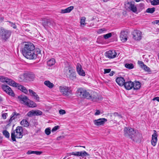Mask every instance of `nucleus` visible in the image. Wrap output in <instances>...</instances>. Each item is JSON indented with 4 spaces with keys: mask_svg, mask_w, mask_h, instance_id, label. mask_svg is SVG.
Here are the masks:
<instances>
[{
    "mask_svg": "<svg viewBox=\"0 0 159 159\" xmlns=\"http://www.w3.org/2000/svg\"><path fill=\"white\" fill-rule=\"evenodd\" d=\"M96 112H95L94 115L96 116L100 114V112L99 110H96Z\"/></svg>",
    "mask_w": 159,
    "mask_h": 159,
    "instance_id": "obj_54",
    "label": "nucleus"
},
{
    "mask_svg": "<svg viewBox=\"0 0 159 159\" xmlns=\"http://www.w3.org/2000/svg\"><path fill=\"white\" fill-rule=\"evenodd\" d=\"M18 98L21 103L26 106L27 104H28V102L29 99L26 96L20 95L19 96Z\"/></svg>",
    "mask_w": 159,
    "mask_h": 159,
    "instance_id": "obj_15",
    "label": "nucleus"
},
{
    "mask_svg": "<svg viewBox=\"0 0 159 159\" xmlns=\"http://www.w3.org/2000/svg\"><path fill=\"white\" fill-rule=\"evenodd\" d=\"M20 116L21 115L20 114L17 113L16 111H14L11 115L10 119L8 120H7L6 121L8 123L7 126H10L13 120L17 118H19Z\"/></svg>",
    "mask_w": 159,
    "mask_h": 159,
    "instance_id": "obj_5",
    "label": "nucleus"
},
{
    "mask_svg": "<svg viewBox=\"0 0 159 159\" xmlns=\"http://www.w3.org/2000/svg\"><path fill=\"white\" fill-rule=\"evenodd\" d=\"M85 90V89L81 88H79L76 91V93L77 95L80 96L81 98H82L83 96H84V94Z\"/></svg>",
    "mask_w": 159,
    "mask_h": 159,
    "instance_id": "obj_25",
    "label": "nucleus"
},
{
    "mask_svg": "<svg viewBox=\"0 0 159 159\" xmlns=\"http://www.w3.org/2000/svg\"><path fill=\"white\" fill-rule=\"evenodd\" d=\"M91 99L92 101L94 102H98L102 99L101 96L98 95V93L94 91L92 92L91 93Z\"/></svg>",
    "mask_w": 159,
    "mask_h": 159,
    "instance_id": "obj_9",
    "label": "nucleus"
},
{
    "mask_svg": "<svg viewBox=\"0 0 159 159\" xmlns=\"http://www.w3.org/2000/svg\"><path fill=\"white\" fill-rule=\"evenodd\" d=\"M11 34L9 30H0V37L4 40L8 39Z\"/></svg>",
    "mask_w": 159,
    "mask_h": 159,
    "instance_id": "obj_8",
    "label": "nucleus"
},
{
    "mask_svg": "<svg viewBox=\"0 0 159 159\" xmlns=\"http://www.w3.org/2000/svg\"><path fill=\"white\" fill-rule=\"evenodd\" d=\"M67 77L69 78L70 80H75L76 79V75L75 71L72 73L71 74L67 76Z\"/></svg>",
    "mask_w": 159,
    "mask_h": 159,
    "instance_id": "obj_31",
    "label": "nucleus"
},
{
    "mask_svg": "<svg viewBox=\"0 0 159 159\" xmlns=\"http://www.w3.org/2000/svg\"><path fill=\"white\" fill-rule=\"evenodd\" d=\"M76 70L78 73L80 75L85 76V72L82 69V66L80 63H77L76 66Z\"/></svg>",
    "mask_w": 159,
    "mask_h": 159,
    "instance_id": "obj_17",
    "label": "nucleus"
},
{
    "mask_svg": "<svg viewBox=\"0 0 159 159\" xmlns=\"http://www.w3.org/2000/svg\"><path fill=\"white\" fill-rule=\"evenodd\" d=\"M29 91L31 96L34 97V99L37 101H39V98L35 92L30 89L29 90Z\"/></svg>",
    "mask_w": 159,
    "mask_h": 159,
    "instance_id": "obj_24",
    "label": "nucleus"
},
{
    "mask_svg": "<svg viewBox=\"0 0 159 159\" xmlns=\"http://www.w3.org/2000/svg\"><path fill=\"white\" fill-rule=\"evenodd\" d=\"M127 32L123 30L121 31L120 34V38L121 41L122 42H125L127 40Z\"/></svg>",
    "mask_w": 159,
    "mask_h": 159,
    "instance_id": "obj_18",
    "label": "nucleus"
},
{
    "mask_svg": "<svg viewBox=\"0 0 159 159\" xmlns=\"http://www.w3.org/2000/svg\"><path fill=\"white\" fill-rule=\"evenodd\" d=\"M79 156L85 157L89 156V154L85 151L79 152Z\"/></svg>",
    "mask_w": 159,
    "mask_h": 159,
    "instance_id": "obj_34",
    "label": "nucleus"
},
{
    "mask_svg": "<svg viewBox=\"0 0 159 159\" xmlns=\"http://www.w3.org/2000/svg\"><path fill=\"white\" fill-rule=\"evenodd\" d=\"M2 101V98L0 96V102Z\"/></svg>",
    "mask_w": 159,
    "mask_h": 159,
    "instance_id": "obj_62",
    "label": "nucleus"
},
{
    "mask_svg": "<svg viewBox=\"0 0 159 159\" xmlns=\"http://www.w3.org/2000/svg\"><path fill=\"white\" fill-rule=\"evenodd\" d=\"M44 84L50 89L52 88L54 85L52 83H51L48 80H46L44 82Z\"/></svg>",
    "mask_w": 159,
    "mask_h": 159,
    "instance_id": "obj_30",
    "label": "nucleus"
},
{
    "mask_svg": "<svg viewBox=\"0 0 159 159\" xmlns=\"http://www.w3.org/2000/svg\"><path fill=\"white\" fill-rule=\"evenodd\" d=\"M124 86L126 89L130 90L132 89L133 87V82L131 81L125 82Z\"/></svg>",
    "mask_w": 159,
    "mask_h": 159,
    "instance_id": "obj_23",
    "label": "nucleus"
},
{
    "mask_svg": "<svg viewBox=\"0 0 159 159\" xmlns=\"http://www.w3.org/2000/svg\"><path fill=\"white\" fill-rule=\"evenodd\" d=\"M50 25V23L49 22H47V26H49Z\"/></svg>",
    "mask_w": 159,
    "mask_h": 159,
    "instance_id": "obj_59",
    "label": "nucleus"
},
{
    "mask_svg": "<svg viewBox=\"0 0 159 159\" xmlns=\"http://www.w3.org/2000/svg\"><path fill=\"white\" fill-rule=\"evenodd\" d=\"M86 19V18L84 16L82 17L81 18L80 23L81 27H84L86 24V23H85Z\"/></svg>",
    "mask_w": 159,
    "mask_h": 159,
    "instance_id": "obj_35",
    "label": "nucleus"
},
{
    "mask_svg": "<svg viewBox=\"0 0 159 159\" xmlns=\"http://www.w3.org/2000/svg\"><path fill=\"white\" fill-rule=\"evenodd\" d=\"M115 73V72H114V71H112L110 73L109 75L110 76H112L114 75Z\"/></svg>",
    "mask_w": 159,
    "mask_h": 159,
    "instance_id": "obj_57",
    "label": "nucleus"
},
{
    "mask_svg": "<svg viewBox=\"0 0 159 159\" xmlns=\"http://www.w3.org/2000/svg\"><path fill=\"white\" fill-rule=\"evenodd\" d=\"M154 23L159 25V20H156L154 21Z\"/></svg>",
    "mask_w": 159,
    "mask_h": 159,
    "instance_id": "obj_58",
    "label": "nucleus"
},
{
    "mask_svg": "<svg viewBox=\"0 0 159 159\" xmlns=\"http://www.w3.org/2000/svg\"><path fill=\"white\" fill-rule=\"evenodd\" d=\"M42 152H43L41 151H34V154L36 155H40L42 153Z\"/></svg>",
    "mask_w": 159,
    "mask_h": 159,
    "instance_id": "obj_53",
    "label": "nucleus"
},
{
    "mask_svg": "<svg viewBox=\"0 0 159 159\" xmlns=\"http://www.w3.org/2000/svg\"><path fill=\"white\" fill-rule=\"evenodd\" d=\"M23 76L25 79L30 81H33L35 78L34 75L32 73H25Z\"/></svg>",
    "mask_w": 159,
    "mask_h": 159,
    "instance_id": "obj_19",
    "label": "nucleus"
},
{
    "mask_svg": "<svg viewBox=\"0 0 159 159\" xmlns=\"http://www.w3.org/2000/svg\"><path fill=\"white\" fill-rule=\"evenodd\" d=\"M135 134L133 136V138L131 139L133 141L137 142L141 139L142 138V135L138 132H136Z\"/></svg>",
    "mask_w": 159,
    "mask_h": 159,
    "instance_id": "obj_20",
    "label": "nucleus"
},
{
    "mask_svg": "<svg viewBox=\"0 0 159 159\" xmlns=\"http://www.w3.org/2000/svg\"><path fill=\"white\" fill-rule=\"evenodd\" d=\"M82 98H86L88 99H91V93H90L88 92L85 89L84 92V95L83 96Z\"/></svg>",
    "mask_w": 159,
    "mask_h": 159,
    "instance_id": "obj_28",
    "label": "nucleus"
},
{
    "mask_svg": "<svg viewBox=\"0 0 159 159\" xmlns=\"http://www.w3.org/2000/svg\"><path fill=\"white\" fill-rule=\"evenodd\" d=\"M154 133L152 135V139L151 141V144L153 146H156L157 141V134L155 130H154Z\"/></svg>",
    "mask_w": 159,
    "mask_h": 159,
    "instance_id": "obj_14",
    "label": "nucleus"
},
{
    "mask_svg": "<svg viewBox=\"0 0 159 159\" xmlns=\"http://www.w3.org/2000/svg\"><path fill=\"white\" fill-rule=\"evenodd\" d=\"M55 63V60L53 58H52L47 62V65L49 66L53 65Z\"/></svg>",
    "mask_w": 159,
    "mask_h": 159,
    "instance_id": "obj_33",
    "label": "nucleus"
},
{
    "mask_svg": "<svg viewBox=\"0 0 159 159\" xmlns=\"http://www.w3.org/2000/svg\"><path fill=\"white\" fill-rule=\"evenodd\" d=\"M23 129L21 126H17L14 131L11 133V138L13 141H16V138H21L23 136Z\"/></svg>",
    "mask_w": 159,
    "mask_h": 159,
    "instance_id": "obj_2",
    "label": "nucleus"
},
{
    "mask_svg": "<svg viewBox=\"0 0 159 159\" xmlns=\"http://www.w3.org/2000/svg\"><path fill=\"white\" fill-rule=\"evenodd\" d=\"M116 83L120 86H122L124 85L125 83L124 79L122 77H119L116 79Z\"/></svg>",
    "mask_w": 159,
    "mask_h": 159,
    "instance_id": "obj_22",
    "label": "nucleus"
},
{
    "mask_svg": "<svg viewBox=\"0 0 159 159\" xmlns=\"http://www.w3.org/2000/svg\"><path fill=\"white\" fill-rule=\"evenodd\" d=\"M2 87L3 90L8 95L12 97L14 96L15 94L14 92L11 88L9 86L5 84H2Z\"/></svg>",
    "mask_w": 159,
    "mask_h": 159,
    "instance_id": "obj_7",
    "label": "nucleus"
},
{
    "mask_svg": "<svg viewBox=\"0 0 159 159\" xmlns=\"http://www.w3.org/2000/svg\"><path fill=\"white\" fill-rule=\"evenodd\" d=\"M138 63L141 67H142L144 65L143 62L141 61H138Z\"/></svg>",
    "mask_w": 159,
    "mask_h": 159,
    "instance_id": "obj_52",
    "label": "nucleus"
},
{
    "mask_svg": "<svg viewBox=\"0 0 159 159\" xmlns=\"http://www.w3.org/2000/svg\"><path fill=\"white\" fill-rule=\"evenodd\" d=\"M12 86L17 87L18 89L21 91L25 94H27L28 93V90L25 87L19 84L16 83L15 81L13 84Z\"/></svg>",
    "mask_w": 159,
    "mask_h": 159,
    "instance_id": "obj_13",
    "label": "nucleus"
},
{
    "mask_svg": "<svg viewBox=\"0 0 159 159\" xmlns=\"http://www.w3.org/2000/svg\"><path fill=\"white\" fill-rule=\"evenodd\" d=\"M3 135L7 138H8L10 137V134L9 132L6 130L3 131L2 132Z\"/></svg>",
    "mask_w": 159,
    "mask_h": 159,
    "instance_id": "obj_39",
    "label": "nucleus"
},
{
    "mask_svg": "<svg viewBox=\"0 0 159 159\" xmlns=\"http://www.w3.org/2000/svg\"><path fill=\"white\" fill-rule=\"evenodd\" d=\"M65 70V73L67 76L75 71V70L70 66L66 67Z\"/></svg>",
    "mask_w": 159,
    "mask_h": 159,
    "instance_id": "obj_21",
    "label": "nucleus"
},
{
    "mask_svg": "<svg viewBox=\"0 0 159 159\" xmlns=\"http://www.w3.org/2000/svg\"><path fill=\"white\" fill-rule=\"evenodd\" d=\"M26 106L30 107H37V105L34 102L29 99L28 102V104Z\"/></svg>",
    "mask_w": 159,
    "mask_h": 159,
    "instance_id": "obj_29",
    "label": "nucleus"
},
{
    "mask_svg": "<svg viewBox=\"0 0 159 159\" xmlns=\"http://www.w3.org/2000/svg\"><path fill=\"white\" fill-rule=\"evenodd\" d=\"M112 36L111 33H109L103 35V37L105 39H107L111 37Z\"/></svg>",
    "mask_w": 159,
    "mask_h": 159,
    "instance_id": "obj_41",
    "label": "nucleus"
},
{
    "mask_svg": "<svg viewBox=\"0 0 159 159\" xmlns=\"http://www.w3.org/2000/svg\"><path fill=\"white\" fill-rule=\"evenodd\" d=\"M113 115L115 117L117 116L119 118H122V116L119 114L117 112H115L113 113Z\"/></svg>",
    "mask_w": 159,
    "mask_h": 159,
    "instance_id": "obj_45",
    "label": "nucleus"
},
{
    "mask_svg": "<svg viewBox=\"0 0 159 159\" xmlns=\"http://www.w3.org/2000/svg\"><path fill=\"white\" fill-rule=\"evenodd\" d=\"M7 116V113H2V116L4 119H6Z\"/></svg>",
    "mask_w": 159,
    "mask_h": 159,
    "instance_id": "obj_49",
    "label": "nucleus"
},
{
    "mask_svg": "<svg viewBox=\"0 0 159 159\" xmlns=\"http://www.w3.org/2000/svg\"><path fill=\"white\" fill-rule=\"evenodd\" d=\"M59 113L60 114L63 115L66 113V111L64 110L61 109L59 111Z\"/></svg>",
    "mask_w": 159,
    "mask_h": 159,
    "instance_id": "obj_50",
    "label": "nucleus"
},
{
    "mask_svg": "<svg viewBox=\"0 0 159 159\" xmlns=\"http://www.w3.org/2000/svg\"><path fill=\"white\" fill-rule=\"evenodd\" d=\"M0 81L3 82H6L9 85L12 86L14 81L3 76H0Z\"/></svg>",
    "mask_w": 159,
    "mask_h": 159,
    "instance_id": "obj_16",
    "label": "nucleus"
},
{
    "mask_svg": "<svg viewBox=\"0 0 159 159\" xmlns=\"http://www.w3.org/2000/svg\"><path fill=\"white\" fill-rule=\"evenodd\" d=\"M60 91L64 95L68 96L71 93V90L70 87L66 86H60Z\"/></svg>",
    "mask_w": 159,
    "mask_h": 159,
    "instance_id": "obj_6",
    "label": "nucleus"
},
{
    "mask_svg": "<svg viewBox=\"0 0 159 159\" xmlns=\"http://www.w3.org/2000/svg\"><path fill=\"white\" fill-rule=\"evenodd\" d=\"M22 52L23 56L26 58L30 59H36L37 54L40 53L39 50L38 49L36 51L33 44L30 42L24 43V46L22 48Z\"/></svg>",
    "mask_w": 159,
    "mask_h": 159,
    "instance_id": "obj_1",
    "label": "nucleus"
},
{
    "mask_svg": "<svg viewBox=\"0 0 159 159\" xmlns=\"http://www.w3.org/2000/svg\"><path fill=\"white\" fill-rule=\"evenodd\" d=\"M36 110H32L30 111L27 113V115L29 116H33L36 115Z\"/></svg>",
    "mask_w": 159,
    "mask_h": 159,
    "instance_id": "obj_38",
    "label": "nucleus"
},
{
    "mask_svg": "<svg viewBox=\"0 0 159 159\" xmlns=\"http://www.w3.org/2000/svg\"><path fill=\"white\" fill-rule=\"evenodd\" d=\"M143 68L144 70L146 71H149L150 68L148 67L147 66L145 65H144L143 66L141 67Z\"/></svg>",
    "mask_w": 159,
    "mask_h": 159,
    "instance_id": "obj_44",
    "label": "nucleus"
},
{
    "mask_svg": "<svg viewBox=\"0 0 159 159\" xmlns=\"http://www.w3.org/2000/svg\"><path fill=\"white\" fill-rule=\"evenodd\" d=\"M151 4L152 5H159V0H153L151 2Z\"/></svg>",
    "mask_w": 159,
    "mask_h": 159,
    "instance_id": "obj_40",
    "label": "nucleus"
},
{
    "mask_svg": "<svg viewBox=\"0 0 159 159\" xmlns=\"http://www.w3.org/2000/svg\"><path fill=\"white\" fill-rule=\"evenodd\" d=\"M59 127H60L59 126H55L52 129V132H54V131H56L57 130L59 129Z\"/></svg>",
    "mask_w": 159,
    "mask_h": 159,
    "instance_id": "obj_47",
    "label": "nucleus"
},
{
    "mask_svg": "<svg viewBox=\"0 0 159 159\" xmlns=\"http://www.w3.org/2000/svg\"><path fill=\"white\" fill-rule=\"evenodd\" d=\"M71 154L75 156H79V152H72L71 153Z\"/></svg>",
    "mask_w": 159,
    "mask_h": 159,
    "instance_id": "obj_48",
    "label": "nucleus"
},
{
    "mask_svg": "<svg viewBox=\"0 0 159 159\" xmlns=\"http://www.w3.org/2000/svg\"><path fill=\"white\" fill-rule=\"evenodd\" d=\"M158 59H159V53L158 54Z\"/></svg>",
    "mask_w": 159,
    "mask_h": 159,
    "instance_id": "obj_64",
    "label": "nucleus"
},
{
    "mask_svg": "<svg viewBox=\"0 0 159 159\" xmlns=\"http://www.w3.org/2000/svg\"><path fill=\"white\" fill-rule=\"evenodd\" d=\"M104 74L108 73L111 71V69H104Z\"/></svg>",
    "mask_w": 159,
    "mask_h": 159,
    "instance_id": "obj_51",
    "label": "nucleus"
},
{
    "mask_svg": "<svg viewBox=\"0 0 159 159\" xmlns=\"http://www.w3.org/2000/svg\"><path fill=\"white\" fill-rule=\"evenodd\" d=\"M1 19L3 20V18H1Z\"/></svg>",
    "mask_w": 159,
    "mask_h": 159,
    "instance_id": "obj_63",
    "label": "nucleus"
},
{
    "mask_svg": "<svg viewBox=\"0 0 159 159\" xmlns=\"http://www.w3.org/2000/svg\"><path fill=\"white\" fill-rule=\"evenodd\" d=\"M125 8L127 10H129L134 12L137 11V8L133 1L128 2L125 4Z\"/></svg>",
    "mask_w": 159,
    "mask_h": 159,
    "instance_id": "obj_4",
    "label": "nucleus"
},
{
    "mask_svg": "<svg viewBox=\"0 0 159 159\" xmlns=\"http://www.w3.org/2000/svg\"><path fill=\"white\" fill-rule=\"evenodd\" d=\"M74 9V7L72 6H70L65 9H62L61 10V13H69Z\"/></svg>",
    "mask_w": 159,
    "mask_h": 159,
    "instance_id": "obj_26",
    "label": "nucleus"
},
{
    "mask_svg": "<svg viewBox=\"0 0 159 159\" xmlns=\"http://www.w3.org/2000/svg\"><path fill=\"white\" fill-rule=\"evenodd\" d=\"M133 38L136 40H139L142 38V33L140 30H133L132 33Z\"/></svg>",
    "mask_w": 159,
    "mask_h": 159,
    "instance_id": "obj_10",
    "label": "nucleus"
},
{
    "mask_svg": "<svg viewBox=\"0 0 159 159\" xmlns=\"http://www.w3.org/2000/svg\"><path fill=\"white\" fill-rule=\"evenodd\" d=\"M136 132L134 129L126 127L124 129L125 136L131 139L133 138V136L135 134Z\"/></svg>",
    "mask_w": 159,
    "mask_h": 159,
    "instance_id": "obj_3",
    "label": "nucleus"
},
{
    "mask_svg": "<svg viewBox=\"0 0 159 159\" xmlns=\"http://www.w3.org/2000/svg\"><path fill=\"white\" fill-rule=\"evenodd\" d=\"M104 2H107L109 0H102Z\"/></svg>",
    "mask_w": 159,
    "mask_h": 159,
    "instance_id": "obj_60",
    "label": "nucleus"
},
{
    "mask_svg": "<svg viewBox=\"0 0 159 159\" xmlns=\"http://www.w3.org/2000/svg\"><path fill=\"white\" fill-rule=\"evenodd\" d=\"M20 124L21 125H23L24 127H27L29 125V124L28 121L26 120H23L20 122Z\"/></svg>",
    "mask_w": 159,
    "mask_h": 159,
    "instance_id": "obj_32",
    "label": "nucleus"
},
{
    "mask_svg": "<svg viewBox=\"0 0 159 159\" xmlns=\"http://www.w3.org/2000/svg\"><path fill=\"white\" fill-rule=\"evenodd\" d=\"M141 87V83L139 81H135L133 83V88L134 90H138Z\"/></svg>",
    "mask_w": 159,
    "mask_h": 159,
    "instance_id": "obj_27",
    "label": "nucleus"
},
{
    "mask_svg": "<svg viewBox=\"0 0 159 159\" xmlns=\"http://www.w3.org/2000/svg\"><path fill=\"white\" fill-rule=\"evenodd\" d=\"M34 154V151L30 150L27 152V154Z\"/></svg>",
    "mask_w": 159,
    "mask_h": 159,
    "instance_id": "obj_55",
    "label": "nucleus"
},
{
    "mask_svg": "<svg viewBox=\"0 0 159 159\" xmlns=\"http://www.w3.org/2000/svg\"><path fill=\"white\" fill-rule=\"evenodd\" d=\"M155 10V8L154 7L152 8H148L146 11V12L148 13H152Z\"/></svg>",
    "mask_w": 159,
    "mask_h": 159,
    "instance_id": "obj_37",
    "label": "nucleus"
},
{
    "mask_svg": "<svg viewBox=\"0 0 159 159\" xmlns=\"http://www.w3.org/2000/svg\"><path fill=\"white\" fill-rule=\"evenodd\" d=\"M45 132L47 135H49L51 133V130L49 128H47L45 129Z\"/></svg>",
    "mask_w": 159,
    "mask_h": 159,
    "instance_id": "obj_43",
    "label": "nucleus"
},
{
    "mask_svg": "<svg viewBox=\"0 0 159 159\" xmlns=\"http://www.w3.org/2000/svg\"><path fill=\"white\" fill-rule=\"evenodd\" d=\"M107 120L105 118H100L93 120V122L94 125L96 126L103 125L105 122H107Z\"/></svg>",
    "mask_w": 159,
    "mask_h": 159,
    "instance_id": "obj_12",
    "label": "nucleus"
},
{
    "mask_svg": "<svg viewBox=\"0 0 159 159\" xmlns=\"http://www.w3.org/2000/svg\"><path fill=\"white\" fill-rule=\"evenodd\" d=\"M152 100L153 101L156 100L158 102H159V97H156L154 98Z\"/></svg>",
    "mask_w": 159,
    "mask_h": 159,
    "instance_id": "obj_56",
    "label": "nucleus"
},
{
    "mask_svg": "<svg viewBox=\"0 0 159 159\" xmlns=\"http://www.w3.org/2000/svg\"><path fill=\"white\" fill-rule=\"evenodd\" d=\"M105 55L108 58H114L116 57L117 53L114 50H109L106 52Z\"/></svg>",
    "mask_w": 159,
    "mask_h": 159,
    "instance_id": "obj_11",
    "label": "nucleus"
},
{
    "mask_svg": "<svg viewBox=\"0 0 159 159\" xmlns=\"http://www.w3.org/2000/svg\"><path fill=\"white\" fill-rule=\"evenodd\" d=\"M135 1L137 2H138L140 1V0H135Z\"/></svg>",
    "mask_w": 159,
    "mask_h": 159,
    "instance_id": "obj_61",
    "label": "nucleus"
},
{
    "mask_svg": "<svg viewBox=\"0 0 159 159\" xmlns=\"http://www.w3.org/2000/svg\"><path fill=\"white\" fill-rule=\"evenodd\" d=\"M125 67L129 69H132L134 68V65L132 63H126L125 64Z\"/></svg>",
    "mask_w": 159,
    "mask_h": 159,
    "instance_id": "obj_36",
    "label": "nucleus"
},
{
    "mask_svg": "<svg viewBox=\"0 0 159 159\" xmlns=\"http://www.w3.org/2000/svg\"><path fill=\"white\" fill-rule=\"evenodd\" d=\"M7 22L9 23V25H10L12 27L13 29H16V26L15 24L9 21H7Z\"/></svg>",
    "mask_w": 159,
    "mask_h": 159,
    "instance_id": "obj_42",
    "label": "nucleus"
},
{
    "mask_svg": "<svg viewBox=\"0 0 159 159\" xmlns=\"http://www.w3.org/2000/svg\"><path fill=\"white\" fill-rule=\"evenodd\" d=\"M36 116H41L42 114V112L39 110H36Z\"/></svg>",
    "mask_w": 159,
    "mask_h": 159,
    "instance_id": "obj_46",
    "label": "nucleus"
}]
</instances>
